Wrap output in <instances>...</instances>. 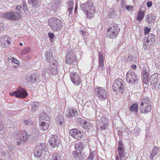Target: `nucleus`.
Masks as SVG:
<instances>
[{
    "label": "nucleus",
    "mask_w": 160,
    "mask_h": 160,
    "mask_svg": "<svg viewBox=\"0 0 160 160\" xmlns=\"http://www.w3.org/2000/svg\"><path fill=\"white\" fill-rule=\"evenodd\" d=\"M118 155L116 157V160H124L125 152L123 148H118Z\"/></svg>",
    "instance_id": "20"
},
{
    "label": "nucleus",
    "mask_w": 160,
    "mask_h": 160,
    "mask_svg": "<svg viewBox=\"0 0 160 160\" xmlns=\"http://www.w3.org/2000/svg\"><path fill=\"white\" fill-rule=\"evenodd\" d=\"M80 34L84 38H85L87 35V33L86 31L82 30H80L79 31Z\"/></svg>",
    "instance_id": "49"
},
{
    "label": "nucleus",
    "mask_w": 160,
    "mask_h": 160,
    "mask_svg": "<svg viewBox=\"0 0 160 160\" xmlns=\"http://www.w3.org/2000/svg\"><path fill=\"white\" fill-rule=\"evenodd\" d=\"M125 8L129 11H132L133 10V7L131 6L126 5Z\"/></svg>",
    "instance_id": "50"
},
{
    "label": "nucleus",
    "mask_w": 160,
    "mask_h": 160,
    "mask_svg": "<svg viewBox=\"0 0 160 160\" xmlns=\"http://www.w3.org/2000/svg\"><path fill=\"white\" fill-rule=\"evenodd\" d=\"M131 67L133 69V70H134L136 68V66L135 65L133 64L131 66Z\"/></svg>",
    "instance_id": "59"
},
{
    "label": "nucleus",
    "mask_w": 160,
    "mask_h": 160,
    "mask_svg": "<svg viewBox=\"0 0 160 160\" xmlns=\"http://www.w3.org/2000/svg\"><path fill=\"white\" fill-rule=\"evenodd\" d=\"M48 36L50 38H52L54 37V34L53 33L50 32L48 33Z\"/></svg>",
    "instance_id": "53"
},
{
    "label": "nucleus",
    "mask_w": 160,
    "mask_h": 160,
    "mask_svg": "<svg viewBox=\"0 0 160 160\" xmlns=\"http://www.w3.org/2000/svg\"><path fill=\"white\" fill-rule=\"evenodd\" d=\"M28 3L35 7H38L40 4V0H28Z\"/></svg>",
    "instance_id": "30"
},
{
    "label": "nucleus",
    "mask_w": 160,
    "mask_h": 160,
    "mask_svg": "<svg viewBox=\"0 0 160 160\" xmlns=\"http://www.w3.org/2000/svg\"><path fill=\"white\" fill-rule=\"evenodd\" d=\"M77 4H76L75 7V12L77 13Z\"/></svg>",
    "instance_id": "60"
},
{
    "label": "nucleus",
    "mask_w": 160,
    "mask_h": 160,
    "mask_svg": "<svg viewBox=\"0 0 160 160\" xmlns=\"http://www.w3.org/2000/svg\"><path fill=\"white\" fill-rule=\"evenodd\" d=\"M17 11L16 12H6L3 14L4 18L10 20H15L21 18L22 15V10L24 11L25 13L28 12V8L25 2H23V6L18 5L15 8Z\"/></svg>",
    "instance_id": "1"
},
{
    "label": "nucleus",
    "mask_w": 160,
    "mask_h": 160,
    "mask_svg": "<svg viewBox=\"0 0 160 160\" xmlns=\"http://www.w3.org/2000/svg\"><path fill=\"white\" fill-rule=\"evenodd\" d=\"M130 110L135 112H137L138 110V106L137 104L134 103L132 105L130 108Z\"/></svg>",
    "instance_id": "38"
},
{
    "label": "nucleus",
    "mask_w": 160,
    "mask_h": 160,
    "mask_svg": "<svg viewBox=\"0 0 160 160\" xmlns=\"http://www.w3.org/2000/svg\"><path fill=\"white\" fill-rule=\"evenodd\" d=\"M11 39L8 36L2 37L0 39V43L1 46L4 47L9 46L11 43Z\"/></svg>",
    "instance_id": "15"
},
{
    "label": "nucleus",
    "mask_w": 160,
    "mask_h": 160,
    "mask_svg": "<svg viewBox=\"0 0 160 160\" xmlns=\"http://www.w3.org/2000/svg\"><path fill=\"white\" fill-rule=\"evenodd\" d=\"M30 51V49L29 48H26L23 49L21 52V54L25 55L29 53Z\"/></svg>",
    "instance_id": "42"
},
{
    "label": "nucleus",
    "mask_w": 160,
    "mask_h": 160,
    "mask_svg": "<svg viewBox=\"0 0 160 160\" xmlns=\"http://www.w3.org/2000/svg\"><path fill=\"white\" fill-rule=\"evenodd\" d=\"M39 119L40 120H46L47 118V114L45 112H43L39 116Z\"/></svg>",
    "instance_id": "43"
},
{
    "label": "nucleus",
    "mask_w": 160,
    "mask_h": 160,
    "mask_svg": "<svg viewBox=\"0 0 160 160\" xmlns=\"http://www.w3.org/2000/svg\"><path fill=\"white\" fill-rule=\"evenodd\" d=\"M0 160H2V159H1V158H0Z\"/></svg>",
    "instance_id": "63"
},
{
    "label": "nucleus",
    "mask_w": 160,
    "mask_h": 160,
    "mask_svg": "<svg viewBox=\"0 0 160 160\" xmlns=\"http://www.w3.org/2000/svg\"><path fill=\"white\" fill-rule=\"evenodd\" d=\"M72 156L74 159L77 160H83L84 159L80 151L78 153L77 151H73L72 152Z\"/></svg>",
    "instance_id": "22"
},
{
    "label": "nucleus",
    "mask_w": 160,
    "mask_h": 160,
    "mask_svg": "<svg viewBox=\"0 0 160 160\" xmlns=\"http://www.w3.org/2000/svg\"><path fill=\"white\" fill-rule=\"evenodd\" d=\"M142 75L144 83H146L148 81L149 76V72H142Z\"/></svg>",
    "instance_id": "35"
},
{
    "label": "nucleus",
    "mask_w": 160,
    "mask_h": 160,
    "mask_svg": "<svg viewBox=\"0 0 160 160\" xmlns=\"http://www.w3.org/2000/svg\"><path fill=\"white\" fill-rule=\"evenodd\" d=\"M156 37L155 35L152 34H150L148 37H145V39H147L146 41L148 43H150L151 44L153 43L155 40Z\"/></svg>",
    "instance_id": "28"
},
{
    "label": "nucleus",
    "mask_w": 160,
    "mask_h": 160,
    "mask_svg": "<svg viewBox=\"0 0 160 160\" xmlns=\"http://www.w3.org/2000/svg\"><path fill=\"white\" fill-rule=\"evenodd\" d=\"M47 149L45 143H39L37 144L35 149L34 155L35 157L40 158L43 153H44L45 152H47Z\"/></svg>",
    "instance_id": "7"
},
{
    "label": "nucleus",
    "mask_w": 160,
    "mask_h": 160,
    "mask_svg": "<svg viewBox=\"0 0 160 160\" xmlns=\"http://www.w3.org/2000/svg\"><path fill=\"white\" fill-rule=\"evenodd\" d=\"M126 78L127 82L130 83L134 84L137 83L138 80V77L136 73L131 70L127 72Z\"/></svg>",
    "instance_id": "9"
},
{
    "label": "nucleus",
    "mask_w": 160,
    "mask_h": 160,
    "mask_svg": "<svg viewBox=\"0 0 160 160\" xmlns=\"http://www.w3.org/2000/svg\"><path fill=\"white\" fill-rule=\"evenodd\" d=\"M140 131V130L139 128H136L133 132L132 133V134L133 135L136 136H137L138 135Z\"/></svg>",
    "instance_id": "45"
},
{
    "label": "nucleus",
    "mask_w": 160,
    "mask_h": 160,
    "mask_svg": "<svg viewBox=\"0 0 160 160\" xmlns=\"http://www.w3.org/2000/svg\"><path fill=\"white\" fill-rule=\"evenodd\" d=\"M151 30V28H148L147 27H146L144 29V31H145V35L147 34Z\"/></svg>",
    "instance_id": "51"
},
{
    "label": "nucleus",
    "mask_w": 160,
    "mask_h": 160,
    "mask_svg": "<svg viewBox=\"0 0 160 160\" xmlns=\"http://www.w3.org/2000/svg\"><path fill=\"white\" fill-rule=\"evenodd\" d=\"M150 80H152L156 87H158L160 85V74L155 73L152 75L150 77Z\"/></svg>",
    "instance_id": "16"
},
{
    "label": "nucleus",
    "mask_w": 160,
    "mask_h": 160,
    "mask_svg": "<svg viewBox=\"0 0 160 160\" xmlns=\"http://www.w3.org/2000/svg\"><path fill=\"white\" fill-rule=\"evenodd\" d=\"M80 7L86 14L87 18H90L93 17V14L95 12V10L92 2L88 1L84 3H81L80 4Z\"/></svg>",
    "instance_id": "2"
},
{
    "label": "nucleus",
    "mask_w": 160,
    "mask_h": 160,
    "mask_svg": "<svg viewBox=\"0 0 160 160\" xmlns=\"http://www.w3.org/2000/svg\"><path fill=\"white\" fill-rule=\"evenodd\" d=\"M94 91L95 95L99 100L104 101L107 98L108 93L104 88L96 86L94 88Z\"/></svg>",
    "instance_id": "5"
},
{
    "label": "nucleus",
    "mask_w": 160,
    "mask_h": 160,
    "mask_svg": "<svg viewBox=\"0 0 160 160\" xmlns=\"http://www.w3.org/2000/svg\"><path fill=\"white\" fill-rule=\"evenodd\" d=\"M19 44L20 46H22L23 45V44L22 42H20Z\"/></svg>",
    "instance_id": "62"
},
{
    "label": "nucleus",
    "mask_w": 160,
    "mask_h": 160,
    "mask_svg": "<svg viewBox=\"0 0 160 160\" xmlns=\"http://www.w3.org/2000/svg\"><path fill=\"white\" fill-rule=\"evenodd\" d=\"M50 160H60V156L57 153H53L52 156Z\"/></svg>",
    "instance_id": "41"
},
{
    "label": "nucleus",
    "mask_w": 160,
    "mask_h": 160,
    "mask_svg": "<svg viewBox=\"0 0 160 160\" xmlns=\"http://www.w3.org/2000/svg\"><path fill=\"white\" fill-rule=\"evenodd\" d=\"M4 25L3 22L1 21L0 22V33L2 32L4 30Z\"/></svg>",
    "instance_id": "47"
},
{
    "label": "nucleus",
    "mask_w": 160,
    "mask_h": 160,
    "mask_svg": "<svg viewBox=\"0 0 160 160\" xmlns=\"http://www.w3.org/2000/svg\"><path fill=\"white\" fill-rule=\"evenodd\" d=\"M70 49H68V52L65 59L66 63L69 64L74 63V62H77V61L76 56L73 54L72 50L70 51Z\"/></svg>",
    "instance_id": "11"
},
{
    "label": "nucleus",
    "mask_w": 160,
    "mask_h": 160,
    "mask_svg": "<svg viewBox=\"0 0 160 160\" xmlns=\"http://www.w3.org/2000/svg\"><path fill=\"white\" fill-rule=\"evenodd\" d=\"M142 72H149V67L147 66V67L144 66L142 68Z\"/></svg>",
    "instance_id": "48"
},
{
    "label": "nucleus",
    "mask_w": 160,
    "mask_h": 160,
    "mask_svg": "<svg viewBox=\"0 0 160 160\" xmlns=\"http://www.w3.org/2000/svg\"><path fill=\"white\" fill-rule=\"evenodd\" d=\"M68 12L69 15L71 14L73 9V3L72 0H70L68 3Z\"/></svg>",
    "instance_id": "32"
},
{
    "label": "nucleus",
    "mask_w": 160,
    "mask_h": 160,
    "mask_svg": "<svg viewBox=\"0 0 160 160\" xmlns=\"http://www.w3.org/2000/svg\"><path fill=\"white\" fill-rule=\"evenodd\" d=\"M24 123L26 125H31L34 124L33 122L32 121H30L29 119H28L24 121Z\"/></svg>",
    "instance_id": "46"
},
{
    "label": "nucleus",
    "mask_w": 160,
    "mask_h": 160,
    "mask_svg": "<svg viewBox=\"0 0 160 160\" xmlns=\"http://www.w3.org/2000/svg\"><path fill=\"white\" fill-rule=\"evenodd\" d=\"M118 148H123V144L120 141H119L118 143Z\"/></svg>",
    "instance_id": "52"
},
{
    "label": "nucleus",
    "mask_w": 160,
    "mask_h": 160,
    "mask_svg": "<svg viewBox=\"0 0 160 160\" xmlns=\"http://www.w3.org/2000/svg\"><path fill=\"white\" fill-rule=\"evenodd\" d=\"M151 109V102L150 98L147 97H144L139 106L140 112L146 114L150 111Z\"/></svg>",
    "instance_id": "3"
},
{
    "label": "nucleus",
    "mask_w": 160,
    "mask_h": 160,
    "mask_svg": "<svg viewBox=\"0 0 160 160\" xmlns=\"http://www.w3.org/2000/svg\"><path fill=\"white\" fill-rule=\"evenodd\" d=\"M77 121L85 129L89 130L92 128V125L91 123L82 118H78Z\"/></svg>",
    "instance_id": "13"
},
{
    "label": "nucleus",
    "mask_w": 160,
    "mask_h": 160,
    "mask_svg": "<svg viewBox=\"0 0 160 160\" xmlns=\"http://www.w3.org/2000/svg\"><path fill=\"white\" fill-rule=\"evenodd\" d=\"M38 76L34 73L31 74L29 77V81L32 83L35 82L38 78Z\"/></svg>",
    "instance_id": "29"
},
{
    "label": "nucleus",
    "mask_w": 160,
    "mask_h": 160,
    "mask_svg": "<svg viewBox=\"0 0 160 160\" xmlns=\"http://www.w3.org/2000/svg\"><path fill=\"white\" fill-rule=\"evenodd\" d=\"M144 17V12L141 11H139L138 12L137 17V20L138 21H141L142 19Z\"/></svg>",
    "instance_id": "36"
},
{
    "label": "nucleus",
    "mask_w": 160,
    "mask_h": 160,
    "mask_svg": "<svg viewBox=\"0 0 160 160\" xmlns=\"http://www.w3.org/2000/svg\"><path fill=\"white\" fill-rule=\"evenodd\" d=\"M102 122L100 125V127L101 130H103L106 129L108 123V120L106 118L102 117L101 119Z\"/></svg>",
    "instance_id": "23"
},
{
    "label": "nucleus",
    "mask_w": 160,
    "mask_h": 160,
    "mask_svg": "<svg viewBox=\"0 0 160 160\" xmlns=\"http://www.w3.org/2000/svg\"><path fill=\"white\" fill-rule=\"evenodd\" d=\"M78 114L77 109L69 108L66 112V115L67 118L69 119L76 116Z\"/></svg>",
    "instance_id": "19"
},
{
    "label": "nucleus",
    "mask_w": 160,
    "mask_h": 160,
    "mask_svg": "<svg viewBox=\"0 0 160 160\" xmlns=\"http://www.w3.org/2000/svg\"><path fill=\"white\" fill-rule=\"evenodd\" d=\"M132 58L133 57L132 56L130 55L128 56L127 60L128 61H132Z\"/></svg>",
    "instance_id": "55"
},
{
    "label": "nucleus",
    "mask_w": 160,
    "mask_h": 160,
    "mask_svg": "<svg viewBox=\"0 0 160 160\" xmlns=\"http://www.w3.org/2000/svg\"><path fill=\"white\" fill-rule=\"evenodd\" d=\"M46 60L48 62H52V61L53 62L54 60H53L52 58V54L50 52L47 53L46 55Z\"/></svg>",
    "instance_id": "40"
},
{
    "label": "nucleus",
    "mask_w": 160,
    "mask_h": 160,
    "mask_svg": "<svg viewBox=\"0 0 160 160\" xmlns=\"http://www.w3.org/2000/svg\"><path fill=\"white\" fill-rule=\"evenodd\" d=\"M159 148L158 147L155 146L152 149L150 156V159L152 160L155 156L157 155L159 152Z\"/></svg>",
    "instance_id": "25"
},
{
    "label": "nucleus",
    "mask_w": 160,
    "mask_h": 160,
    "mask_svg": "<svg viewBox=\"0 0 160 160\" xmlns=\"http://www.w3.org/2000/svg\"><path fill=\"white\" fill-rule=\"evenodd\" d=\"M48 25L55 31L60 30L62 26V21L55 17L51 18L48 20Z\"/></svg>",
    "instance_id": "4"
},
{
    "label": "nucleus",
    "mask_w": 160,
    "mask_h": 160,
    "mask_svg": "<svg viewBox=\"0 0 160 160\" xmlns=\"http://www.w3.org/2000/svg\"><path fill=\"white\" fill-rule=\"evenodd\" d=\"M116 15V12L115 11V9L113 8H111L109 10L108 15L109 18H113L115 17Z\"/></svg>",
    "instance_id": "39"
},
{
    "label": "nucleus",
    "mask_w": 160,
    "mask_h": 160,
    "mask_svg": "<svg viewBox=\"0 0 160 160\" xmlns=\"http://www.w3.org/2000/svg\"><path fill=\"white\" fill-rule=\"evenodd\" d=\"M62 0H53L52 6L56 8L59 7L62 4Z\"/></svg>",
    "instance_id": "34"
},
{
    "label": "nucleus",
    "mask_w": 160,
    "mask_h": 160,
    "mask_svg": "<svg viewBox=\"0 0 160 160\" xmlns=\"http://www.w3.org/2000/svg\"><path fill=\"white\" fill-rule=\"evenodd\" d=\"M124 88L123 82L121 79H117L114 82L113 85V89L114 92H122Z\"/></svg>",
    "instance_id": "8"
},
{
    "label": "nucleus",
    "mask_w": 160,
    "mask_h": 160,
    "mask_svg": "<svg viewBox=\"0 0 160 160\" xmlns=\"http://www.w3.org/2000/svg\"><path fill=\"white\" fill-rule=\"evenodd\" d=\"M48 142L52 148L58 146L59 143V141L58 139V136L53 135L50 138Z\"/></svg>",
    "instance_id": "14"
},
{
    "label": "nucleus",
    "mask_w": 160,
    "mask_h": 160,
    "mask_svg": "<svg viewBox=\"0 0 160 160\" xmlns=\"http://www.w3.org/2000/svg\"><path fill=\"white\" fill-rule=\"evenodd\" d=\"M74 148L76 150L80 151L83 149L84 145L82 143H78L75 144Z\"/></svg>",
    "instance_id": "37"
},
{
    "label": "nucleus",
    "mask_w": 160,
    "mask_h": 160,
    "mask_svg": "<svg viewBox=\"0 0 160 160\" xmlns=\"http://www.w3.org/2000/svg\"><path fill=\"white\" fill-rule=\"evenodd\" d=\"M20 142H17V144L18 145H20Z\"/></svg>",
    "instance_id": "61"
},
{
    "label": "nucleus",
    "mask_w": 160,
    "mask_h": 160,
    "mask_svg": "<svg viewBox=\"0 0 160 160\" xmlns=\"http://www.w3.org/2000/svg\"><path fill=\"white\" fill-rule=\"evenodd\" d=\"M147 6L148 7H150L152 5V2L151 1H149L147 3Z\"/></svg>",
    "instance_id": "54"
},
{
    "label": "nucleus",
    "mask_w": 160,
    "mask_h": 160,
    "mask_svg": "<svg viewBox=\"0 0 160 160\" xmlns=\"http://www.w3.org/2000/svg\"><path fill=\"white\" fill-rule=\"evenodd\" d=\"M38 130L37 128H36L35 127V129L33 130V131H32V134H35L37 132Z\"/></svg>",
    "instance_id": "57"
},
{
    "label": "nucleus",
    "mask_w": 160,
    "mask_h": 160,
    "mask_svg": "<svg viewBox=\"0 0 160 160\" xmlns=\"http://www.w3.org/2000/svg\"><path fill=\"white\" fill-rule=\"evenodd\" d=\"M28 134L25 131H23L21 133L18 134L17 137V139L20 141H25L28 138Z\"/></svg>",
    "instance_id": "21"
},
{
    "label": "nucleus",
    "mask_w": 160,
    "mask_h": 160,
    "mask_svg": "<svg viewBox=\"0 0 160 160\" xmlns=\"http://www.w3.org/2000/svg\"><path fill=\"white\" fill-rule=\"evenodd\" d=\"M47 69H44L42 71V76L43 77H44L45 76V75L46 74V73L47 72Z\"/></svg>",
    "instance_id": "56"
},
{
    "label": "nucleus",
    "mask_w": 160,
    "mask_h": 160,
    "mask_svg": "<svg viewBox=\"0 0 160 160\" xmlns=\"http://www.w3.org/2000/svg\"><path fill=\"white\" fill-rule=\"evenodd\" d=\"M57 68L56 61L54 60L51 66L49 69L47 71V72L49 75H55L58 72Z\"/></svg>",
    "instance_id": "17"
},
{
    "label": "nucleus",
    "mask_w": 160,
    "mask_h": 160,
    "mask_svg": "<svg viewBox=\"0 0 160 160\" xmlns=\"http://www.w3.org/2000/svg\"><path fill=\"white\" fill-rule=\"evenodd\" d=\"M56 121L59 126H62L64 123V119L62 115L60 114L58 115L56 118Z\"/></svg>",
    "instance_id": "26"
},
{
    "label": "nucleus",
    "mask_w": 160,
    "mask_h": 160,
    "mask_svg": "<svg viewBox=\"0 0 160 160\" xmlns=\"http://www.w3.org/2000/svg\"><path fill=\"white\" fill-rule=\"evenodd\" d=\"M49 124L48 122L47 123L44 121L41 122L40 126L41 129L43 130H47L49 127Z\"/></svg>",
    "instance_id": "31"
},
{
    "label": "nucleus",
    "mask_w": 160,
    "mask_h": 160,
    "mask_svg": "<svg viewBox=\"0 0 160 160\" xmlns=\"http://www.w3.org/2000/svg\"><path fill=\"white\" fill-rule=\"evenodd\" d=\"M69 133L72 137L78 140L84 138L85 136L84 133L78 129L74 128L70 130Z\"/></svg>",
    "instance_id": "12"
},
{
    "label": "nucleus",
    "mask_w": 160,
    "mask_h": 160,
    "mask_svg": "<svg viewBox=\"0 0 160 160\" xmlns=\"http://www.w3.org/2000/svg\"><path fill=\"white\" fill-rule=\"evenodd\" d=\"M3 128V126L2 122L0 121V131L2 130Z\"/></svg>",
    "instance_id": "58"
},
{
    "label": "nucleus",
    "mask_w": 160,
    "mask_h": 160,
    "mask_svg": "<svg viewBox=\"0 0 160 160\" xmlns=\"http://www.w3.org/2000/svg\"><path fill=\"white\" fill-rule=\"evenodd\" d=\"M39 103L38 102H32L31 103L32 110L35 111L37 110L38 107Z\"/></svg>",
    "instance_id": "33"
},
{
    "label": "nucleus",
    "mask_w": 160,
    "mask_h": 160,
    "mask_svg": "<svg viewBox=\"0 0 160 160\" xmlns=\"http://www.w3.org/2000/svg\"><path fill=\"white\" fill-rule=\"evenodd\" d=\"M94 152H90V155L88 158L85 160H93V158L94 157Z\"/></svg>",
    "instance_id": "44"
},
{
    "label": "nucleus",
    "mask_w": 160,
    "mask_h": 160,
    "mask_svg": "<svg viewBox=\"0 0 160 160\" xmlns=\"http://www.w3.org/2000/svg\"><path fill=\"white\" fill-rule=\"evenodd\" d=\"M120 31V28L117 24H114L112 27H110L107 29V37L111 39L116 38Z\"/></svg>",
    "instance_id": "6"
},
{
    "label": "nucleus",
    "mask_w": 160,
    "mask_h": 160,
    "mask_svg": "<svg viewBox=\"0 0 160 160\" xmlns=\"http://www.w3.org/2000/svg\"><path fill=\"white\" fill-rule=\"evenodd\" d=\"M71 80L75 85H78L81 82L79 75L76 72H72L70 76Z\"/></svg>",
    "instance_id": "18"
},
{
    "label": "nucleus",
    "mask_w": 160,
    "mask_h": 160,
    "mask_svg": "<svg viewBox=\"0 0 160 160\" xmlns=\"http://www.w3.org/2000/svg\"><path fill=\"white\" fill-rule=\"evenodd\" d=\"M11 96L16 97L17 98H24L28 96V93L25 90L21 87H19L16 90L13 92L9 93Z\"/></svg>",
    "instance_id": "10"
},
{
    "label": "nucleus",
    "mask_w": 160,
    "mask_h": 160,
    "mask_svg": "<svg viewBox=\"0 0 160 160\" xmlns=\"http://www.w3.org/2000/svg\"><path fill=\"white\" fill-rule=\"evenodd\" d=\"M155 17L152 15L148 14L146 16L145 21L148 24L152 23L155 21Z\"/></svg>",
    "instance_id": "27"
},
{
    "label": "nucleus",
    "mask_w": 160,
    "mask_h": 160,
    "mask_svg": "<svg viewBox=\"0 0 160 160\" xmlns=\"http://www.w3.org/2000/svg\"><path fill=\"white\" fill-rule=\"evenodd\" d=\"M98 62L99 65L98 67H100L101 70H104V58L102 54L100 52L99 53Z\"/></svg>",
    "instance_id": "24"
}]
</instances>
